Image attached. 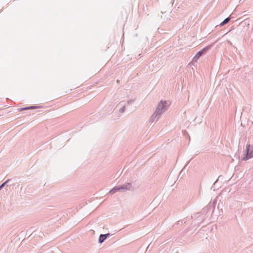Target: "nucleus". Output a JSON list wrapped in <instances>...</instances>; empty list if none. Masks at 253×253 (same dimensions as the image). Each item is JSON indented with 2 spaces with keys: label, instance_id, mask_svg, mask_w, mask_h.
<instances>
[{
  "label": "nucleus",
  "instance_id": "nucleus-1",
  "mask_svg": "<svg viewBox=\"0 0 253 253\" xmlns=\"http://www.w3.org/2000/svg\"><path fill=\"white\" fill-rule=\"evenodd\" d=\"M168 105V103L166 101H161L158 105L156 111V113L158 114H161L162 113L167 109Z\"/></svg>",
  "mask_w": 253,
  "mask_h": 253
},
{
  "label": "nucleus",
  "instance_id": "nucleus-2",
  "mask_svg": "<svg viewBox=\"0 0 253 253\" xmlns=\"http://www.w3.org/2000/svg\"><path fill=\"white\" fill-rule=\"evenodd\" d=\"M211 47V45H208L201 50L199 51L195 56L193 57V60L194 61H197V60L202 56L203 54L205 53L209 49H210Z\"/></svg>",
  "mask_w": 253,
  "mask_h": 253
},
{
  "label": "nucleus",
  "instance_id": "nucleus-3",
  "mask_svg": "<svg viewBox=\"0 0 253 253\" xmlns=\"http://www.w3.org/2000/svg\"><path fill=\"white\" fill-rule=\"evenodd\" d=\"M252 157H253V145H249L247 147V156L245 158H244V160H246Z\"/></svg>",
  "mask_w": 253,
  "mask_h": 253
},
{
  "label": "nucleus",
  "instance_id": "nucleus-4",
  "mask_svg": "<svg viewBox=\"0 0 253 253\" xmlns=\"http://www.w3.org/2000/svg\"><path fill=\"white\" fill-rule=\"evenodd\" d=\"M127 189L128 188H126L124 186H120V187H115L114 188H113L112 190H111L109 192V193L111 194H113L114 193H115V192H116L117 191H119L120 190H122V189Z\"/></svg>",
  "mask_w": 253,
  "mask_h": 253
},
{
  "label": "nucleus",
  "instance_id": "nucleus-5",
  "mask_svg": "<svg viewBox=\"0 0 253 253\" xmlns=\"http://www.w3.org/2000/svg\"><path fill=\"white\" fill-rule=\"evenodd\" d=\"M108 234H105V235H101L99 237V242L100 243H102L106 238V236L108 235Z\"/></svg>",
  "mask_w": 253,
  "mask_h": 253
},
{
  "label": "nucleus",
  "instance_id": "nucleus-6",
  "mask_svg": "<svg viewBox=\"0 0 253 253\" xmlns=\"http://www.w3.org/2000/svg\"><path fill=\"white\" fill-rule=\"evenodd\" d=\"M230 20V18H226L221 24H220V25L221 26H223L225 24H226V23H227Z\"/></svg>",
  "mask_w": 253,
  "mask_h": 253
},
{
  "label": "nucleus",
  "instance_id": "nucleus-7",
  "mask_svg": "<svg viewBox=\"0 0 253 253\" xmlns=\"http://www.w3.org/2000/svg\"><path fill=\"white\" fill-rule=\"evenodd\" d=\"M33 108H34V107H29V108H24V109H20V110L30 109H33Z\"/></svg>",
  "mask_w": 253,
  "mask_h": 253
},
{
  "label": "nucleus",
  "instance_id": "nucleus-8",
  "mask_svg": "<svg viewBox=\"0 0 253 253\" xmlns=\"http://www.w3.org/2000/svg\"><path fill=\"white\" fill-rule=\"evenodd\" d=\"M5 184V183H3L0 186V189L3 187L4 186V185Z\"/></svg>",
  "mask_w": 253,
  "mask_h": 253
}]
</instances>
